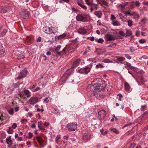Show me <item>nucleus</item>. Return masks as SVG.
Wrapping results in <instances>:
<instances>
[{
    "label": "nucleus",
    "instance_id": "nucleus-1",
    "mask_svg": "<svg viewBox=\"0 0 148 148\" xmlns=\"http://www.w3.org/2000/svg\"><path fill=\"white\" fill-rule=\"evenodd\" d=\"M105 87V85L103 84L101 79H95L92 82L91 84H89L88 86V88L93 90L95 88L102 87L103 89Z\"/></svg>",
    "mask_w": 148,
    "mask_h": 148
},
{
    "label": "nucleus",
    "instance_id": "nucleus-2",
    "mask_svg": "<svg viewBox=\"0 0 148 148\" xmlns=\"http://www.w3.org/2000/svg\"><path fill=\"white\" fill-rule=\"evenodd\" d=\"M58 31L57 29L55 27H51L45 30V32L47 34H55Z\"/></svg>",
    "mask_w": 148,
    "mask_h": 148
},
{
    "label": "nucleus",
    "instance_id": "nucleus-3",
    "mask_svg": "<svg viewBox=\"0 0 148 148\" xmlns=\"http://www.w3.org/2000/svg\"><path fill=\"white\" fill-rule=\"evenodd\" d=\"M66 127L70 131H75L77 128V125L76 123H70L67 125Z\"/></svg>",
    "mask_w": 148,
    "mask_h": 148
},
{
    "label": "nucleus",
    "instance_id": "nucleus-4",
    "mask_svg": "<svg viewBox=\"0 0 148 148\" xmlns=\"http://www.w3.org/2000/svg\"><path fill=\"white\" fill-rule=\"evenodd\" d=\"M90 71V69L88 67H86L79 69L77 70L78 72L80 73L87 74Z\"/></svg>",
    "mask_w": 148,
    "mask_h": 148
},
{
    "label": "nucleus",
    "instance_id": "nucleus-5",
    "mask_svg": "<svg viewBox=\"0 0 148 148\" xmlns=\"http://www.w3.org/2000/svg\"><path fill=\"white\" fill-rule=\"evenodd\" d=\"M29 12L25 9H23L20 13L21 16L23 19L26 18L29 16Z\"/></svg>",
    "mask_w": 148,
    "mask_h": 148
},
{
    "label": "nucleus",
    "instance_id": "nucleus-6",
    "mask_svg": "<svg viewBox=\"0 0 148 148\" xmlns=\"http://www.w3.org/2000/svg\"><path fill=\"white\" fill-rule=\"evenodd\" d=\"M95 89L93 91V93L94 95L97 98H99V97H101V94L100 93L101 91L99 88L97 87L95 88Z\"/></svg>",
    "mask_w": 148,
    "mask_h": 148
},
{
    "label": "nucleus",
    "instance_id": "nucleus-7",
    "mask_svg": "<svg viewBox=\"0 0 148 148\" xmlns=\"http://www.w3.org/2000/svg\"><path fill=\"white\" fill-rule=\"evenodd\" d=\"M27 73V71L26 70H23L21 71L20 74L17 77L18 79H20L26 76V74Z\"/></svg>",
    "mask_w": 148,
    "mask_h": 148
},
{
    "label": "nucleus",
    "instance_id": "nucleus-8",
    "mask_svg": "<svg viewBox=\"0 0 148 148\" xmlns=\"http://www.w3.org/2000/svg\"><path fill=\"white\" fill-rule=\"evenodd\" d=\"M98 114L100 119H104L106 116V113L104 110H102L99 112Z\"/></svg>",
    "mask_w": 148,
    "mask_h": 148
},
{
    "label": "nucleus",
    "instance_id": "nucleus-9",
    "mask_svg": "<svg viewBox=\"0 0 148 148\" xmlns=\"http://www.w3.org/2000/svg\"><path fill=\"white\" fill-rule=\"evenodd\" d=\"M38 101V98L36 97H32L29 101V103L33 105L35 103H36Z\"/></svg>",
    "mask_w": 148,
    "mask_h": 148
},
{
    "label": "nucleus",
    "instance_id": "nucleus-10",
    "mask_svg": "<svg viewBox=\"0 0 148 148\" xmlns=\"http://www.w3.org/2000/svg\"><path fill=\"white\" fill-rule=\"evenodd\" d=\"M9 7L6 5L2 6L0 8V12L1 13H5L7 12L9 9Z\"/></svg>",
    "mask_w": 148,
    "mask_h": 148
},
{
    "label": "nucleus",
    "instance_id": "nucleus-11",
    "mask_svg": "<svg viewBox=\"0 0 148 148\" xmlns=\"http://www.w3.org/2000/svg\"><path fill=\"white\" fill-rule=\"evenodd\" d=\"M107 41H112L114 40L115 39V37L114 36L110 35V34H107L106 36Z\"/></svg>",
    "mask_w": 148,
    "mask_h": 148
},
{
    "label": "nucleus",
    "instance_id": "nucleus-12",
    "mask_svg": "<svg viewBox=\"0 0 148 148\" xmlns=\"http://www.w3.org/2000/svg\"><path fill=\"white\" fill-rule=\"evenodd\" d=\"M18 53L17 52H16L15 53V54L16 55V56H18V60H20L21 59H23L24 56L23 54V52H20L18 51H17Z\"/></svg>",
    "mask_w": 148,
    "mask_h": 148
},
{
    "label": "nucleus",
    "instance_id": "nucleus-13",
    "mask_svg": "<svg viewBox=\"0 0 148 148\" xmlns=\"http://www.w3.org/2000/svg\"><path fill=\"white\" fill-rule=\"evenodd\" d=\"M78 33L82 34H84L86 32V30L83 28H80L78 30Z\"/></svg>",
    "mask_w": 148,
    "mask_h": 148
},
{
    "label": "nucleus",
    "instance_id": "nucleus-14",
    "mask_svg": "<svg viewBox=\"0 0 148 148\" xmlns=\"http://www.w3.org/2000/svg\"><path fill=\"white\" fill-rule=\"evenodd\" d=\"M33 39V37L32 36H27L26 37V39L25 40L24 42H25L29 43L32 42Z\"/></svg>",
    "mask_w": 148,
    "mask_h": 148
},
{
    "label": "nucleus",
    "instance_id": "nucleus-15",
    "mask_svg": "<svg viewBox=\"0 0 148 148\" xmlns=\"http://www.w3.org/2000/svg\"><path fill=\"white\" fill-rule=\"evenodd\" d=\"M80 62V60L79 59H77L75 61L72 65L73 67L74 68L77 66Z\"/></svg>",
    "mask_w": 148,
    "mask_h": 148
},
{
    "label": "nucleus",
    "instance_id": "nucleus-16",
    "mask_svg": "<svg viewBox=\"0 0 148 148\" xmlns=\"http://www.w3.org/2000/svg\"><path fill=\"white\" fill-rule=\"evenodd\" d=\"M94 14L99 18H101L102 15V13L100 11H95L94 12Z\"/></svg>",
    "mask_w": 148,
    "mask_h": 148
},
{
    "label": "nucleus",
    "instance_id": "nucleus-17",
    "mask_svg": "<svg viewBox=\"0 0 148 148\" xmlns=\"http://www.w3.org/2000/svg\"><path fill=\"white\" fill-rule=\"evenodd\" d=\"M76 18L77 21H82L85 18L82 15H78L76 16Z\"/></svg>",
    "mask_w": 148,
    "mask_h": 148
},
{
    "label": "nucleus",
    "instance_id": "nucleus-18",
    "mask_svg": "<svg viewBox=\"0 0 148 148\" xmlns=\"http://www.w3.org/2000/svg\"><path fill=\"white\" fill-rule=\"evenodd\" d=\"M125 90L127 91H128L130 90V86L128 84L127 82H126L125 84Z\"/></svg>",
    "mask_w": 148,
    "mask_h": 148
},
{
    "label": "nucleus",
    "instance_id": "nucleus-19",
    "mask_svg": "<svg viewBox=\"0 0 148 148\" xmlns=\"http://www.w3.org/2000/svg\"><path fill=\"white\" fill-rule=\"evenodd\" d=\"M132 34V32L130 30H126V32L125 37H127L128 36H130Z\"/></svg>",
    "mask_w": 148,
    "mask_h": 148
},
{
    "label": "nucleus",
    "instance_id": "nucleus-20",
    "mask_svg": "<svg viewBox=\"0 0 148 148\" xmlns=\"http://www.w3.org/2000/svg\"><path fill=\"white\" fill-rule=\"evenodd\" d=\"M77 4L80 7L84 10H86L87 9V8L86 6L84 5L83 4L80 3L79 2H77Z\"/></svg>",
    "mask_w": 148,
    "mask_h": 148
},
{
    "label": "nucleus",
    "instance_id": "nucleus-21",
    "mask_svg": "<svg viewBox=\"0 0 148 148\" xmlns=\"http://www.w3.org/2000/svg\"><path fill=\"white\" fill-rule=\"evenodd\" d=\"M5 52V50L2 46V44L0 43V55L3 54Z\"/></svg>",
    "mask_w": 148,
    "mask_h": 148
},
{
    "label": "nucleus",
    "instance_id": "nucleus-22",
    "mask_svg": "<svg viewBox=\"0 0 148 148\" xmlns=\"http://www.w3.org/2000/svg\"><path fill=\"white\" fill-rule=\"evenodd\" d=\"M89 138V136L86 134H85L83 137V139L84 140H88Z\"/></svg>",
    "mask_w": 148,
    "mask_h": 148
},
{
    "label": "nucleus",
    "instance_id": "nucleus-23",
    "mask_svg": "<svg viewBox=\"0 0 148 148\" xmlns=\"http://www.w3.org/2000/svg\"><path fill=\"white\" fill-rule=\"evenodd\" d=\"M124 13L125 16L129 15L130 16H133L134 14V13H131L129 11H125Z\"/></svg>",
    "mask_w": 148,
    "mask_h": 148
},
{
    "label": "nucleus",
    "instance_id": "nucleus-24",
    "mask_svg": "<svg viewBox=\"0 0 148 148\" xmlns=\"http://www.w3.org/2000/svg\"><path fill=\"white\" fill-rule=\"evenodd\" d=\"M112 24L114 26H118L120 25V24L119 22L117 21H113L112 22Z\"/></svg>",
    "mask_w": 148,
    "mask_h": 148
},
{
    "label": "nucleus",
    "instance_id": "nucleus-25",
    "mask_svg": "<svg viewBox=\"0 0 148 148\" xmlns=\"http://www.w3.org/2000/svg\"><path fill=\"white\" fill-rule=\"evenodd\" d=\"M24 92L25 94L27 96V97H29L31 96V95L30 94V92L28 90H25Z\"/></svg>",
    "mask_w": 148,
    "mask_h": 148
},
{
    "label": "nucleus",
    "instance_id": "nucleus-26",
    "mask_svg": "<svg viewBox=\"0 0 148 148\" xmlns=\"http://www.w3.org/2000/svg\"><path fill=\"white\" fill-rule=\"evenodd\" d=\"M66 36V34L64 33L60 35L58 38L59 39H62L64 38Z\"/></svg>",
    "mask_w": 148,
    "mask_h": 148
},
{
    "label": "nucleus",
    "instance_id": "nucleus-27",
    "mask_svg": "<svg viewBox=\"0 0 148 148\" xmlns=\"http://www.w3.org/2000/svg\"><path fill=\"white\" fill-rule=\"evenodd\" d=\"M38 142L40 144H42L43 142V140L40 137H38L37 138Z\"/></svg>",
    "mask_w": 148,
    "mask_h": 148
},
{
    "label": "nucleus",
    "instance_id": "nucleus-28",
    "mask_svg": "<svg viewBox=\"0 0 148 148\" xmlns=\"http://www.w3.org/2000/svg\"><path fill=\"white\" fill-rule=\"evenodd\" d=\"M66 49V48L65 47L63 49L62 51L58 52V54L60 55H63L65 53Z\"/></svg>",
    "mask_w": 148,
    "mask_h": 148
},
{
    "label": "nucleus",
    "instance_id": "nucleus-29",
    "mask_svg": "<svg viewBox=\"0 0 148 148\" xmlns=\"http://www.w3.org/2000/svg\"><path fill=\"white\" fill-rule=\"evenodd\" d=\"M95 41L98 43H101L104 42V40L101 38H100L99 39H95Z\"/></svg>",
    "mask_w": 148,
    "mask_h": 148
},
{
    "label": "nucleus",
    "instance_id": "nucleus-30",
    "mask_svg": "<svg viewBox=\"0 0 148 148\" xmlns=\"http://www.w3.org/2000/svg\"><path fill=\"white\" fill-rule=\"evenodd\" d=\"M117 60L119 61H123L125 60V58H124L121 57H116Z\"/></svg>",
    "mask_w": 148,
    "mask_h": 148
},
{
    "label": "nucleus",
    "instance_id": "nucleus-31",
    "mask_svg": "<svg viewBox=\"0 0 148 148\" xmlns=\"http://www.w3.org/2000/svg\"><path fill=\"white\" fill-rule=\"evenodd\" d=\"M110 130H111L117 134H118L119 133V132L116 129L114 128H111Z\"/></svg>",
    "mask_w": 148,
    "mask_h": 148
},
{
    "label": "nucleus",
    "instance_id": "nucleus-32",
    "mask_svg": "<svg viewBox=\"0 0 148 148\" xmlns=\"http://www.w3.org/2000/svg\"><path fill=\"white\" fill-rule=\"evenodd\" d=\"M119 34L122 36H125V33L122 31H120L119 32Z\"/></svg>",
    "mask_w": 148,
    "mask_h": 148
},
{
    "label": "nucleus",
    "instance_id": "nucleus-33",
    "mask_svg": "<svg viewBox=\"0 0 148 148\" xmlns=\"http://www.w3.org/2000/svg\"><path fill=\"white\" fill-rule=\"evenodd\" d=\"M128 25L130 26L131 27L132 25L133 22L131 20H129L127 21Z\"/></svg>",
    "mask_w": 148,
    "mask_h": 148
},
{
    "label": "nucleus",
    "instance_id": "nucleus-34",
    "mask_svg": "<svg viewBox=\"0 0 148 148\" xmlns=\"http://www.w3.org/2000/svg\"><path fill=\"white\" fill-rule=\"evenodd\" d=\"M90 6L91 7H92V8L93 9H95V10H97L98 9V7H97V5H95L94 4H92V3L91 5Z\"/></svg>",
    "mask_w": 148,
    "mask_h": 148
},
{
    "label": "nucleus",
    "instance_id": "nucleus-35",
    "mask_svg": "<svg viewBox=\"0 0 148 148\" xmlns=\"http://www.w3.org/2000/svg\"><path fill=\"white\" fill-rule=\"evenodd\" d=\"M20 84L19 82H17L13 84L14 88H16L19 86Z\"/></svg>",
    "mask_w": 148,
    "mask_h": 148
},
{
    "label": "nucleus",
    "instance_id": "nucleus-36",
    "mask_svg": "<svg viewBox=\"0 0 148 148\" xmlns=\"http://www.w3.org/2000/svg\"><path fill=\"white\" fill-rule=\"evenodd\" d=\"M60 137H61L60 135H58L56 137V142L57 144L58 143V140L60 139Z\"/></svg>",
    "mask_w": 148,
    "mask_h": 148
},
{
    "label": "nucleus",
    "instance_id": "nucleus-37",
    "mask_svg": "<svg viewBox=\"0 0 148 148\" xmlns=\"http://www.w3.org/2000/svg\"><path fill=\"white\" fill-rule=\"evenodd\" d=\"M146 40L145 39H141L139 40V42L141 44H143L146 42Z\"/></svg>",
    "mask_w": 148,
    "mask_h": 148
},
{
    "label": "nucleus",
    "instance_id": "nucleus-38",
    "mask_svg": "<svg viewBox=\"0 0 148 148\" xmlns=\"http://www.w3.org/2000/svg\"><path fill=\"white\" fill-rule=\"evenodd\" d=\"M8 113L11 115H12L14 114V110L12 108L8 111Z\"/></svg>",
    "mask_w": 148,
    "mask_h": 148
},
{
    "label": "nucleus",
    "instance_id": "nucleus-39",
    "mask_svg": "<svg viewBox=\"0 0 148 148\" xmlns=\"http://www.w3.org/2000/svg\"><path fill=\"white\" fill-rule=\"evenodd\" d=\"M103 62L105 63H110L112 62L110 60L108 59H106L103 60Z\"/></svg>",
    "mask_w": 148,
    "mask_h": 148
},
{
    "label": "nucleus",
    "instance_id": "nucleus-40",
    "mask_svg": "<svg viewBox=\"0 0 148 148\" xmlns=\"http://www.w3.org/2000/svg\"><path fill=\"white\" fill-rule=\"evenodd\" d=\"M97 68H102L103 67V66L101 64H99L96 65Z\"/></svg>",
    "mask_w": 148,
    "mask_h": 148
},
{
    "label": "nucleus",
    "instance_id": "nucleus-41",
    "mask_svg": "<svg viewBox=\"0 0 148 148\" xmlns=\"http://www.w3.org/2000/svg\"><path fill=\"white\" fill-rule=\"evenodd\" d=\"M130 52L132 53L134 52V51H135L136 50V49L132 47H130Z\"/></svg>",
    "mask_w": 148,
    "mask_h": 148
},
{
    "label": "nucleus",
    "instance_id": "nucleus-42",
    "mask_svg": "<svg viewBox=\"0 0 148 148\" xmlns=\"http://www.w3.org/2000/svg\"><path fill=\"white\" fill-rule=\"evenodd\" d=\"M85 2L88 5H91L92 3L90 2V0H86Z\"/></svg>",
    "mask_w": 148,
    "mask_h": 148
},
{
    "label": "nucleus",
    "instance_id": "nucleus-43",
    "mask_svg": "<svg viewBox=\"0 0 148 148\" xmlns=\"http://www.w3.org/2000/svg\"><path fill=\"white\" fill-rule=\"evenodd\" d=\"M126 66L128 67V68L132 69L134 68V67L132 66L131 64L129 63H127V65Z\"/></svg>",
    "mask_w": 148,
    "mask_h": 148
},
{
    "label": "nucleus",
    "instance_id": "nucleus-44",
    "mask_svg": "<svg viewBox=\"0 0 148 148\" xmlns=\"http://www.w3.org/2000/svg\"><path fill=\"white\" fill-rule=\"evenodd\" d=\"M61 47V46L60 45L58 46L55 49V51H59Z\"/></svg>",
    "mask_w": 148,
    "mask_h": 148
},
{
    "label": "nucleus",
    "instance_id": "nucleus-45",
    "mask_svg": "<svg viewBox=\"0 0 148 148\" xmlns=\"http://www.w3.org/2000/svg\"><path fill=\"white\" fill-rule=\"evenodd\" d=\"M11 136H10L9 137H7L6 138V141L7 144H9L10 143L8 142V140H10V139H11Z\"/></svg>",
    "mask_w": 148,
    "mask_h": 148
},
{
    "label": "nucleus",
    "instance_id": "nucleus-46",
    "mask_svg": "<svg viewBox=\"0 0 148 148\" xmlns=\"http://www.w3.org/2000/svg\"><path fill=\"white\" fill-rule=\"evenodd\" d=\"M147 19L146 18L144 17L142 19L141 21V22L143 23H145L146 21H147Z\"/></svg>",
    "mask_w": 148,
    "mask_h": 148
},
{
    "label": "nucleus",
    "instance_id": "nucleus-47",
    "mask_svg": "<svg viewBox=\"0 0 148 148\" xmlns=\"http://www.w3.org/2000/svg\"><path fill=\"white\" fill-rule=\"evenodd\" d=\"M96 58H91L89 59V60L90 61L93 62H96Z\"/></svg>",
    "mask_w": 148,
    "mask_h": 148
},
{
    "label": "nucleus",
    "instance_id": "nucleus-48",
    "mask_svg": "<svg viewBox=\"0 0 148 148\" xmlns=\"http://www.w3.org/2000/svg\"><path fill=\"white\" fill-rule=\"evenodd\" d=\"M100 49H97L96 48V50L95 51V52L98 54V55H100V54L99 53V52L100 51Z\"/></svg>",
    "mask_w": 148,
    "mask_h": 148
},
{
    "label": "nucleus",
    "instance_id": "nucleus-49",
    "mask_svg": "<svg viewBox=\"0 0 148 148\" xmlns=\"http://www.w3.org/2000/svg\"><path fill=\"white\" fill-rule=\"evenodd\" d=\"M125 56L128 59L130 60L131 59V57L127 54L125 55Z\"/></svg>",
    "mask_w": 148,
    "mask_h": 148
},
{
    "label": "nucleus",
    "instance_id": "nucleus-50",
    "mask_svg": "<svg viewBox=\"0 0 148 148\" xmlns=\"http://www.w3.org/2000/svg\"><path fill=\"white\" fill-rule=\"evenodd\" d=\"M17 126V125L16 123H13L12 124V127L14 129H15L16 128Z\"/></svg>",
    "mask_w": 148,
    "mask_h": 148
},
{
    "label": "nucleus",
    "instance_id": "nucleus-51",
    "mask_svg": "<svg viewBox=\"0 0 148 148\" xmlns=\"http://www.w3.org/2000/svg\"><path fill=\"white\" fill-rule=\"evenodd\" d=\"M116 17L113 15L112 14L111 16L110 19L112 20H113L115 19Z\"/></svg>",
    "mask_w": 148,
    "mask_h": 148
},
{
    "label": "nucleus",
    "instance_id": "nucleus-52",
    "mask_svg": "<svg viewBox=\"0 0 148 148\" xmlns=\"http://www.w3.org/2000/svg\"><path fill=\"white\" fill-rule=\"evenodd\" d=\"M33 136V135L32 133L30 132L29 133V139H31Z\"/></svg>",
    "mask_w": 148,
    "mask_h": 148
},
{
    "label": "nucleus",
    "instance_id": "nucleus-53",
    "mask_svg": "<svg viewBox=\"0 0 148 148\" xmlns=\"http://www.w3.org/2000/svg\"><path fill=\"white\" fill-rule=\"evenodd\" d=\"M38 127L39 128V129L40 130H45V129H44L42 126L40 125L39 124L38 125Z\"/></svg>",
    "mask_w": 148,
    "mask_h": 148
},
{
    "label": "nucleus",
    "instance_id": "nucleus-54",
    "mask_svg": "<svg viewBox=\"0 0 148 148\" xmlns=\"http://www.w3.org/2000/svg\"><path fill=\"white\" fill-rule=\"evenodd\" d=\"M146 108V106L145 105L143 106H142L141 107V110H144V109Z\"/></svg>",
    "mask_w": 148,
    "mask_h": 148
},
{
    "label": "nucleus",
    "instance_id": "nucleus-55",
    "mask_svg": "<svg viewBox=\"0 0 148 148\" xmlns=\"http://www.w3.org/2000/svg\"><path fill=\"white\" fill-rule=\"evenodd\" d=\"M136 144L135 143H133L128 148H134Z\"/></svg>",
    "mask_w": 148,
    "mask_h": 148
},
{
    "label": "nucleus",
    "instance_id": "nucleus-56",
    "mask_svg": "<svg viewBox=\"0 0 148 148\" xmlns=\"http://www.w3.org/2000/svg\"><path fill=\"white\" fill-rule=\"evenodd\" d=\"M135 4L137 6H139L140 5V4L139 2L138 1H136L135 2Z\"/></svg>",
    "mask_w": 148,
    "mask_h": 148
},
{
    "label": "nucleus",
    "instance_id": "nucleus-57",
    "mask_svg": "<svg viewBox=\"0 0 148 148\" xmlns=\"http://www.w3.org/2000/svg\"><path fill=\"white\" fill-rule=\"evenodd\" d=\"M41 40V38L40 37H39L36 39V41L37 42H40Z\"/></svg>",
    "mask_w": 148,
    "mask_h": 148
},
{
    "label": "nucleus",
    "instance_id": "nucleus-58",
    "mask_svg": "<svg viewBox=\"0 0 148 148\" xmlns=\"http://www.w3.org/2000/svg\"><path fill=\"white\" fill-rule=\"evenodd\" d=\"M7 132L9 134H12L13 132L12 130H8L7 131Z\"/></svg>",
    "mask_w": 148,
    "mask_h": 148
},
{
    "label": "nucleus",
    "instance_id": "nucleus-59",
    "mask_svg": "<svg viewBox=\"0 0 148 148\" xmlns=\"http://www.w3.org/2000/svg\"><path fill=\"white\" fill-rule=\"evenodd\" d=\"M103 4H104V5H107L108 4V3H107L106 1H104L103 2Z\"/></svg>",
    "mask_w": 148,
    "mask_h": 148
},
{
    "label": "nucleus",
    "instance_id": "nucleus-60",
    "mask_svg": "<svg viewBox=\"0 0 148 148\" xmlns=\"http://www.w3.org/2000/svg\"><path fill=\"white\" fill-rule=\"evenodd\" d=\"M3 117V116L2 115L0 117V120L1 121H2L3 120L5 119V117H4V118H2Z\"/></svg>",
    "mask_w": 148,
    "mask_h": 148
},
{
    "label": "nucleus",
    "instance_id": "nucleus-61",
    "mask_svg": "<svg viewBox=\"0 0 148 148\" xmlns=\"http://www.w3.org/2000/svg\"><path fill=\"white\" fill-rule=\"evenodd\" d=\"M7 32V30L6 29H4L3 31V33L5 35Z\"/></svg>",
    "mask_w": 148,
    "mask_h": 148
},
{
    "label": "nucleus",
    "instance_id": "nucleus-62",
    "mask_svg": "<svg viewBox=\"0 0 148 148\" xmlns=\"http://www.w3.org/2000/svg\"><path fill=\"white\" fill-rule=\"evenodd\" d=\"M140 33V32L139 31H137L136 32V34L137 36H138L139 35Z\"/></svg>",
    "mask_w": 148,
    "mask_h": 148
},
{
    "label": "nucleus",
    "instance_id": "nucleus-63",
    "mask_svg": "<svg viewBox=\"0 0 148 148\" xmlns=\"http://www.w3.org/2000/svg\"><path fill=\"white\" fill-rule=\"evenodd\" d=\"M17 140L20 141H22V138L21 137H18Z\"/></svg>",
    "mask_w": 148,
    "mask_h": 148
},
{
    "label": "nucleus",
    "instance_id": "nucleus-64",
    "mask_svg": "<svg viewBox=\"0 0 148 148\" xmlns=\"http://www.w3.org/2000/svg\"><path fill=\"white\" fill-rule=\"evenodd\" d=\"M8 142L10 143L9 145H12V141L11 139H10V140H8Z\"/></svg>",
    "mask_w": 148,
    "mask_h": 148
}]
</instances>
